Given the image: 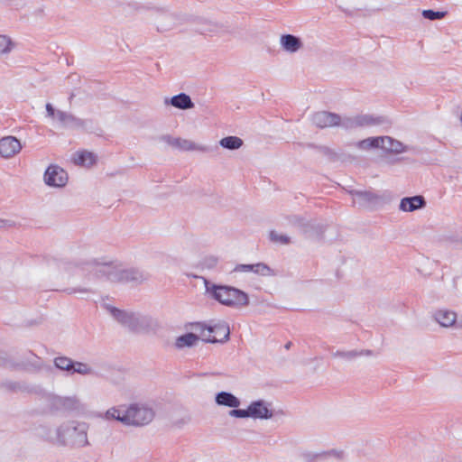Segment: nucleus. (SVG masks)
<instances>
[{
    "mask_svg": "<svg viewBox=\"0 0 462 462\" xmlns=\"http://www.w3.org/2000/svg\"><path fill=\"white\" fill-rule=\"evenodd\" d=\"M311 120L312 123L319 128L340 126L345 130L380 125L388 122L387 118L382 116L356 114L354 116H341L336 113L328 111L315 113Z\"/></svg>",
    "mask_w": 462,
    "mask_h": 462,
    "instance_id": "obj_2",
    "label": "nucleus"
},
{
    "mask_svg": "<svg viewBox=\"0 0 462 462\" xmlns=\"http://www.w3.org/2000/svg\"><path fill=\"white\" fill-rule=\"evenodd\" d=\"M79 374L80 375H93L95 374L94 369L88 364L74 361L72 374Z\"/></svg>",
    "mask_w": 462,
    "mask_h": 462,
    "instance_id": "obj_27",
    "label": "nucleus"
},
{
    "mask_svg": "<svg viewBox=\"0 0 462 462\" xmlns=\"http://www.w3.org/2000/svg\"><path fill=\"white\" fill-rule=\"evenodd\" d=\"M68 116L69 113L61 110H57L55 119H57L60 123H61L64 125L66 120L68 119Z\"/></svg>",
    "mask_w": 462,
    "mask_h": 462,
    "instance_id": "obj_40",
    "label": "nucleus"
},
{
    "mask_svg": "<svg viewBox=\"0 0 462 462\" xmlns=\"http://www.w3.org/2000/svg\"><path fill=\"white\" fill-rule=\"evenodd\" d=\"M104 418L106 420H116L117 421L122 422L126 425V421L125 420V413L121 415L120 410L116 407H112L108 409L104 414Z\"/></svg>",
    "mask_w": 462,
    "mask_h": 462,
    "instance_id": "obj_31",
    "label": "nucleus"
},
{
    "mask_svg": "<svg viewBox=\"0 0 462 462\" xmlns=\"http://www.w3.org/2000/svg\"><path fill=\"white\" fill-rule=\"evenodd\" d=\"M49 406L57 411H78L83 409V404L77 395H51L49 398Z\"/></svg>",
    "mask_w": 462,
    "mask_h": 462,
    "instance_id": "obj_7",
    "label": "nucleus"
},
{
    "mask_svg": "<svg viewBox=\"0 0 462 462\" xmlns=\"http://www.w3.org/2000/svg\"><path fill=\"white\" fill-rule=\"evenodd\" d=\"M155 417V411L152 403L134 402L125 411L126 425L142 427L148 425Z\"/></svg>",
    "mask_w": 462,
    "mask_h": 462,
    "instance_id": "obj_6",
    "label": "nucleus"
},
{
    "mask_svg": "<svg viewBox=\"0 0 462 462\" xmlns=\"http://www.w3.org/2000/svg\"><path fill=\"white\" fill-rule=\"evenodd\" d=\"M107 310L115 319L133 332L148 333L158 328L156 319L150 316L121 310L115 307H107Z\"/></svg>",
    "mask_w": 462,
    "mask_h": 462,
    "instance_id": "obj_4",
    "label": "nucleus"
},
{
    "mask_svg": "<svg viewBox=\"0 0 462 462\" xmlns=\"http://www.w3.org/2000/svg\"><path fill=\"white\" fill-rule=\"evenodd\" d=\"M356 146L361 150L378 148V137H369L357 143Z\"/></svg>",
    "mask_w": 462,
    "mask_h": 462,
    "instance_id": "obj_33",
    "label": "nucleus"
},
{
    "mask_svg": "<svg viewBox=\"0 0 462 462\" xmlns=\"http://www.w3.org/2000/svg\"><path fill=\"white\" fill-rule=\"evenodd\" d=\"M1 387L8 392L14 393H32L35 387L30 386L23 382L5 381L1 383Z\"/></svg>",
    "mask_w": 462,
    "mask_h": 462,
    "instance_id": "obj_21",
    "label": "nucleus"
},
{
    "mask_svg": "<svg viewBox=\"0 0 462 462\" xmlns=\"http://www.w3.org/2000/svg\"><path fill=\"white\" fill-rule=\"evenodd\" d=\"M378 148H381L387 152L393 153H401L404 151L403 144L390 136L378 137Z\"/></svg>",
    "mask_w": 462,
    "mask_h": 462,
    "instance_id": "obj_16",
    "label": "nucleus"
},
{
    "mask_svg": "<svg viewBox=\"0 0 462 462\" xmlns=\"http://www.w3.org/2000/svg\"><path fill=\"white\" fill-rule=\"evenodd\" d=\"M445 12H439V11H433V10H424L422 12V15L425 19H429L430 21L434 20H439L442 19L445 16Z\"/></svg>",
    "mask_w": 462,
    "mask_h": 462,
    "instance_id": "obj_36",
    "label": "nucleus"
},
{
    "mask_svg": "<svg viewBox=\"0 0 462 462\" xmlns=\"http://www.w3.org/2000/svg\"><path fill=\"white\" fill-rule=\"evenodd\" d=\"M55 367L60 371H66L71 374L74 361L67 356H57L53 360Z\"/></svg>",
    "mask_w": 462,
    "mask_h": 462,
    "instance_id": "obj_24",
    "label": "nucleus"
},
{
    "mask_svg": "<svg viewBox=\"0 0 462 462\" xmlns=\"http://www.w3.org/2000/svg\"><path fill=\"white\" fill-rule=\"evenodd\" d=\"M66 291L69 294H74V293H86V292H89L90 290L88 289V288H85V287H77V288L67 289Z\"/></svg>",
    "mask_w": 462,
    "mask_h": 462,
    "instance_id": "obj_41",
    "label": "nucleus"
},
{
    "mask_svg": "<svg viewBox=\"0 0 462 462\" xmlns=\"http://www.w3.org/2000/svg\"><path fill=\"white\" fill-rule=\"evenodd\" d=\"M219 144L227 150H237L242 147L243 140L237 136H227L222 138Z\"/></svg>",
    "mask_w": 462,
    "mask_h": 462,
    "instance_id": "obj_25",
    "label": "nucleus"
},
{
    "mask_svg": "<svg viewBox=\"0 0 462 462\" xmlns=\"http://www.w3.org/2000/svg\"><path fill=\"white\" fill-rule=\"evenodd\" d=\"M322 458L328 460V458H335L337 460H343L346 457L345 451L343 449L332 448L328 450H321Z\"/></svg>",
    "mask_w": 462,
    "mask_h": 462,
    "instance_id": "obj_30",
    "label": "nucleus"
},
{
    "mask_svg": "<svg viewBox=\"0 0 462 462\" xmlns=\"http://www.w3.org/2000/svg\"><path fill=\"white\" fill-rule=\"evenodd\" d=\"M281 48L289 53H295L303 47L300 37L293 34H282L280 37Z\"/></svg>",
    "mask_w": 462,
    "mask_h": 462,
    "instance_id": "obj_13",
    "label": "nucleus"
},
{
    "mask_svg": "<svg viewBox=\"0 0 462 462\" xmlns=\"http://www.w3.org/2000/svg\"><path fill=\"white\" fill-rule=\"evenodd\" d=\"M322 456L321 451L306 450L300 454V458L301 462H323Z\"/></svg>",
    "mask_w": 462,
    "mask_h": 462,
    "instance_id": "obj_28",
    "label": "nucleus"
},
{
    "mask_svg": "<svg viewBox=\"0 0 462 462\" xmlns=\"http://www.w3.org/2000/svg\"><path fill=\"white\" fill-rule=\"evenodd\" d=\"M46 113H47L48 117H51V119H55L57 110H55V108L52 106V105L51 103H47L46 104Z\"/></svg>",
    "mask_w": 462,
    "mask_h": 462,
    "instance_id": "obj_42",
    "label": "nucleus"
},
{
    "mask_svg": "<svg viewBox=\"0 0 462 462\" xmlns=\"http://www.w3.org/2000/svg\"><path fill=\"white\" fill-rule=\"evenodd\" d=\"M426 206L425 199L420 196L405 197L402 199L399 208L404 212H412Z\"/></svg>",
    "mask_w": 462,
    "mask_h": 462,
    "instance_id": "obj_14",
    "label": "nucleus"
},
{
    "mask_svg": "<svg viewBox=\"0 0 462 462\" xmlns=\"http://www.w3.org/2000/svg\"><path fill=\"white\" fill-rule=\"evenodd\" d=\"M199 340V337L194 334V333H187L185 335L180 336L177 337L175 346L177 348H183L186 346H194L198 341Z\"/></svg>",
    "mask_w": 462,
    "mask_h": 462,
    "instance_id": "obj_23",
    "label": "nucleus"
},
{
    "mask_svg": "<svg viewBox=\"0 0 462 462\" xmlns=\"http://www.w3.org/2000/svg\"><path fill=\"white\" fill-rule=\"evenodd\" d=\"M64 125L71 127H82L84 126V121L71 114H69L68 119L66 120Z\"/></svg>",
    "mask_w": 462,
    "mask_h": 462,
    "instance_id": "obj_37",
    "label": "nucleus"
},
{
    "mask_svg": "<svg viewBox=\"0 0 462 462\" xmlns=\"http://www.w3.org/2000/svg\"><path fill=\"white\" fill-rule=\"evenodd\" d=\"M251 418L254 419H271L273 411L267 407L266 403L262 401H255L249 405Z\"/></svg>",
    "mask_w": 462,
    "mask_h": 462,
    "instance_id": "obj_15",
    "label": "nucleus"
},
{
    "mask_svg": "<svg viewBox=\"0 0 462 462\" xmlns=\"http://www.w3.org/2000/svg\"><path fill=\"white\" fill-rule=\"evenodd\" d=\"M253 264H237L234 271L235 272H242V273H248L253 272Z\"/></svg>",
    "mask_w": 462,
    "mask_h": 462,
    "instance_id": "obj_39",
    "label": "nucleus"
},
{
    "mask_svg": "<svg viewBox=\"0 0 462 462\" xmlns=\"http://www.w3.org/2000/svg\"><path fill=\"white\" fill-rule=\"evenodd\" d=\"M165 103L171 104L172 106L181 110L191 109L194 107V103L190 97L185 93L175 95L170 100L166 99Z\"/></svg>",
    "mask_w": 462,
    "mask_h": 462,
    "instance_id": "obj_19",
    "label": "nucleus"
},
{
    "mask_svg": "<svg viewBox=\"0 0 462 462\" xmlns=\"http://www.w3.org/2000/svg\"><path fill=\"white\" fill-rule=\"evenodd\" d=\"M357 353H360V356H374V352L372 350H369V349L361 350V351L357 350Z\"/></svg>",
    "mask_w": 462,
    "mask_h": 462,
    "instance_id": "obj_44",
    "label": "nucleus"
},
{
    "mask_svg": "<svg viewBox=\"0 0 462 462\" xmlns=\"http://www.w3.org/2000/svg\"><path fill=\"white\" fill-rule=\"evenodd\" d=\"M434 319L445 328L452 327L457 320V313L448 310H439L434 313Z\"/></svg>",
    "mask_w": 462,
    "mask_h": 462,
    "instance_id": "obj_17",
    "label": "nucleus"
},
{
    "mask_svg": "<svg viewBox=\"0 0 462 462\" xmlns=\"http://www.w3.org/2000/svg\"><path fill=\"white\" fill-rule=\"evenodd\" d=\"M333 357L343 358L346 360H352L358 356H360V353H357V350H350V351H336L332 354Z\"/></svg>",
    "mask_w": 462,
    "mask_h": 462,
    "instance_id": "obj_35",
    "label": "nucleus"
},
{
    "mask_svg": "<svg viewBox=\"0 0 462 462\" xmlns=\"http://www.w3.org/2000/svg\"><path fill=\"white\" fill-rule=\"evenodd\" d=\"M207 291L221 304L228 307H245L249 304V297L245 291L226 285H207Z\"/></svg>",
    "mask_w": 462,
    "mask_h": 462,
    "instance_id": "obj_5",
    "label": "nucleus"
},
{
    "mask_svg": "<svg viewBox=\"0 0 462 462\" xmlns=\"http://www.w3.org/2000/svg\"><path fill=\"white\" fill-rule=\"evenodd\" d=\"M253 273L262 276H273L274 275L273 271L263 263H257L253 264Z\"/></svg>",
    "mask_w": 462,
    "mask_h": 462,
    "instance_id": "obj_32",
    "label": "nucleus"
},
{
    "mask_svg": "<svg viewBox=\"0 0 462 462\" xmlns=\"http://www.w3.org/2000/svg\"><path fill=\"white\" fill-rule=\"evenodd\" d=\"M0 365H7V362L3 356H0Z\"/></svg>",
    "mask_w": 462,
    "mask_h": 462,
    "instance_id": "obj_45",
    "label": "nucleus"
},
{
    "mask_svg": "<svg viewBox=\"0 0 462 462\" xmlns=\"http://www.w3.org/2000/svg\"><path fill=\"white\" fill-rule=\"evenodd\" d=\"M44 181L48 186L64 187L68 181V174L60 166L50 165L45 171Z\"/></svg>",
    "mask_w": 462,
    "mask_h": 462,
    "instance_id": "obj_9",
    "label": "nucleus"
},
{
    "mask_svg": "<svg viewBox=\"0 0 462 462\" xmlns=\"http://www.w3.org/2000/svg\"><path fill=\"white\" fill-rule=\"evenodd\" d=\"M203 340L208 343H224L229 339V326L225 321H219L213 326L202 329Z\"/></svg>",
    "mask_w": 462,
    "mask_h": 462,
    "instance_id": "obj_8",
    "label": "nucleus"
},
{
    "mask_svg": "<svg viewBox=\"0 0 462 462\" xmlns=\"http://www.w3.org/2000/svg\"><path fill=\"white\" fill-rule=\"evenodd\" d=\"M215 402L219 406L237 408L240 406V400L228 392H219L215 396Z\"/></svg>",
    "mask_w": 462,
    "mask_h": 462,
    "instance_id": "obj_18",
    "label": "nucleus"
},
{
    "mask_svg": "<svg viewBox=\"0 0 462 462\" xmlns=\"http://www.w3.org/2000/svg\"><path fill=\"white\" fill-rule=\"evenodd\" d=\"M165 140L167 143L180 151L189 152V151H199L201 152H209L213 151V148L206 145L198 144L191 140L183 139V138H172L171 136H166Z\"/></svg>",
    "mask_w": 462,
    "mask_h": 462,
    "instance_id": "obj_11",
    "label": "nucleus"
},
{
    "mask_svg": "<svg viewBox=\"0 0 462 462\" xmlns=\"http://www.w3.org/2000/svg\"><path fill=\"white\" fill-rule=\"evenodd\" d=\"M74 267L79 272H94L96 275L106 277L107 280L113 282H132L142 283L150 278L149 273L143 269L136 267L123 269L114 263H100L97 260L79 262L76 263H65L62 268L70 271Z\"/></svg>",
    "mask_w": 462,
    "mask_h": 462,
    "instance_id": "obj_1",
    "label": "nucleus"
},
{
    "mask_svg": "<svg viewBox=\"0 0 462 462\" xmlns=\"http://www.w3.org/2000/svg\"><path fill=\"white\" fill-rule=\"evenodd\" d=\"M17 365L27 371H40L44 366L42 359L32 352H29L26 360Z\"/></svg>",
    "mask_w": 462,
    "mask_h": 462,
    "instance_id": "obj_20",
    "label": "nucleus"
},
{
    "mask_svg": "<svg viewBox=\"0 0 462 462\" xmlns=\"http://www.w3.org/2000/svg\"><path fill=\"white\" fill-rule=\"evenodd\" d=\"M218 263V258L214 255H208L203 257L199 263V267L201 270H214Z\"/></svg>",
    "mask_w": 462,
    "mask_h": 462,
    "instance_id": "obj_29",
    "label": "nucleus"
},
{
    "mask_svg": "<svg viewBox=\"0 0 462 462\" xmlns=\"http://www.w3.org/2000/svg\"><path fill=\"white\" fill-rule=\"evenodd\" d=\"M291 346V342H288L286 345H285V348L286 349H289Z\"/></svg>",
    "mask_w": 462,
    "mask_h": 462,
    "instance_id": "obj_46",
    "label": "nucleus"
},
{
    "mask_svg": "<svg viewBox=\"0 0 462 462\" xmlns=\"http://www.w3.org/2000/svg\"><path fill=\"white\" fill-rule=\"evenodd\" d=\"M353 203L359 207L371 208L380 203L382 197L372 190H350Z\"/></svg>",
    "mask_w": 462,
    "mask_h": 462,
    "instance_id": "obj_10",
    "label": "nucleus"
},
{
    "mask_svg": "<svg viewBox=\"0 0 462 462\" xmlns=\"http://www.w3.org/2000/svg\"><path fill=\"white\" fill-rule=\"evenodd\" d=\"M22 149L20 141L14 136H5L0 139V155L3 158H12Z\"/></svg>",
    "mask_w": 462,
    "mask_h": 462,
    "instance_id": "obj_12",
    "label": "nucleus"
},
{
    "mask_svg": "<svg viewBox=\"0 0 462 462\" xmlns=\"http://www.w3.org/2000/svg\"><path fill=\"white\" fill-rule=\"evenodd\" d=\"M73 162L79 166H91L96 163V156L87 151L79 152L74 154Z\"/></svg>",
    "mask_w": 462,
    "mask_h": 462,
    "instance_id": "obj_22",
    "label": "nucleus"
},
{
    "mask_svg": "<svg viewBox=\"0 0 462 462\" xmlns=\"http://www.w3.org/2000/svg\"><path fill=\"white\" fill-rule=\"evenodd\" d=\"M228 415L230 417H235V418H249V417H251L250 411H249V407L246 410L233 408L232 410H230L228 411Z\"/></svg>",
    "mask_w": 462,
    "mask_h": 462,
    "instance_id": "obj_38",
    "label": "nucleus"
},
{
    "mask_svg": "<svg viewBox=\"0 0 462 462\" xmlns=\"http://www.w3.org/2000/svg\"><path fill=\"white\" fill-rule=\"evenodd\" d=\"M190 421V417L189 416H186L184 418H181L180 420H177L174 421V425L180 429L182 428L184 425L188 424L189 422Z\"/></svg>",
    "mask_w": 462,
    "mask_h": 462,
    "instance_id": "obj_43",
    "label": "nucleus"
},
{
    "mask_svg": "<svg viewBox=\"0 0 462 462\" xmlns=\"http://www.w3.org/2000/svg\"><path fill=\"white\" fill-rule=\"evenodd\" d=\"M88 425L83 421L68 420L56 430L54 443L73 448H80L89 445L88 439Z\"/></svg>",
    "mask_w": 462,
    "mask_h": 462,
    "instance_id": "obj_3",
    "label": "nucleus"
},
{
    "mask_svg": "<svg viewBox=\"0 0 462 462\" xmlns=\"http://www.w3.org/2000/svg\"><path fill=\"white\" fill-rule=\"evenodd\" d=\"M15 47V42L4 34H0V56L9 54Z\"/></svg>",
    "mask_w": 462,
    "mask_h": 462,
    "instance_id": "obj_26",
    "label": "nucleus"
},
{
    "mask_svg": "<svg viewBox=\"0 0 462 462\" xmlns=\"http://www.w3.org/2000/svg\"><path fill=\"white\" fill-rule=\"evenodd\" d=\"M270 240L275 244L288 245L291 243V238L282 234H279L276 231H271L269 235Z\"/></svg>",
    "mask_w": 462,
    "mask_h": 462,
    "instance_id": "obj_34",
    "label": "nucleus"
}]
</instances>
